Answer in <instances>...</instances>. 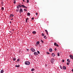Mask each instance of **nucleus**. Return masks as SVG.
<instances>
[{"label": "nucleus", "instance_id": "1", "mask_svg": "<svg viewBox=\"0 0 73 73\" xmlns=\"http://www.w3.org/2000/svg\"><path fill=\"white\" fill-rule=\"evenodd\" d=\"M25 65H30V62L29 61H25Z\"/></svg>", "mask_w": 73, "mask_h": 73}, {"label": "nucleus", "instance_id": "2", "mask_svg": "<svg viewBox=\"0 0 73 73\" xmlns=\"http://www.w3.org/2000/svg\"><path fill=\"white\" fill-rule=\"evenodd\" d=\"M54 59L53 58H52L51 59V62L53 64V62H54Z\"/></svg>", "mask_w": 73, "mask_h": 73}, {"label": "nucleus", "instance_id": "3", "mask_svg": "<svg viewBox=\"0 0 73 73\" xmlns=\"http://www.w3.org/2000/svg\"><path fill=\"white\" fill-rule=\"evenodd\" d=\"M22 12H23V9H22L21 8L19 10V13L20 14H21V13Z\"/></svg>", "mask_w": 73, "mask_h": 73}, {"label": "nucleus", "instance_id": "4", "mask_svg": "<svg viewBox=\"0 0 73 73\" xmlns=\"http://www.w3.org/2000/svg\"><path fill=\"white\" fill-rule=\"evenodd\" d=\"M31 50L32 52H34L35 51V49L34 48H31Z\"/></svg>", "mask_w": 73, "mask_h": 73}, {"label": "nucleus", "instance_id": "5", "mask_svg": "<svg viewBox=\"0 0 73 73\" xmlns=\"http://www.w3.org/2000/svg\"><path fill=\"white\" fill-rule=\"evenodd\" d=\"M54 45L55 46H56L58 47V44H57V43H56V42L54 43Z\"/></svg>", "mask_w": 73, "mask_h": 73}, {"label": "nucleus", "instance_id": "6", "mask_svg": "<svg viewBox=\"0 0 73 73\" xmlns=\"http://www.w3.org/2000/svg\"><path fill=\"white\" fill-rule=\"evenodd\" d=\"M18 6H19L20 8H21V7H23V6H24V5H19Z\"/></svg>", "mask_w": 73, "mask_h": 73}, {"label": "nucleus", "instance_id": "7", "mask_svg": "<svg viewBox=\"0 0 73 73\" xmlns=\"http://www.w3.org/2000/svg\"><path fill=\"white\" fill-rule=\"evenodd\" d=\"M70 57L71 59H72L73 60V56H72V55H70Z\"/></svg>", "mask_w": 73, "mask_h": 73}, {"label": "nucleus", "instance_id": "8", "mask_svg": "<svg viewBox=\"0 0 73 73\" xmlns=\"http://www.w3.org/2000/svg\"><path fill=\"white\" fill-rule=\"evenodd\" d=\"M14 16V15H12V14H11L9 15V17H13V16Z\"/></svg>", "mask_w": 73, "mask_h": 73}, {"label": "nucleus", "instance_id": "9", "mask_svg": "<svg viewBox=\"0 0 73 73\" xmlns=\"http://www.w3.org/2000/svg\"><path fill=\"white\" fill-rule=\"evenodd\" d=\"M34 54H35V55H36V56H37V55L38 54H37V52H34Z\"/></svg>", "mask_w": 73, "mask_h": 73}, {"label": "nucleus", "instance_id": "10", "mask_svg": "<svg viewBox=\"0 0 73 73\" xmlns=\"http://www.w3.org/2000/svg\"><path fill=\"white\" fill-rule=\"evenodd\" d=\"M28 19H29L28 18H27L26 19V23H27V22H28Z\"/></svg>", "mask_w": 73, "mask_h": 73}, {"label": "nucleus", "instance_id": "11", "mask_svg": "<svg viewBox=\"0 0 73 73\" xmlns=\"http://www.w3.org/2000/svg\"><path fill=\"white\" fill-rule=\"evenodd\" d=\"M49 51L50 52H52V49L51 48H50L49 49Z\"/></svg>", "mask_w": 73, "mask_h": 73}, {"label": "nucleus", "instance_id": "12", "mask_svg": "<svg viewBox=\"0 0 73 73\" xmlns=\"http://www.w3.org/2000/svg\"><path fill=\"white\" fill-rule=\"evenodd\" d=\"M63 69H64V70H65V69H66V67H65V66H64L63 67Z\"/></svg>", "mask_w": 73, "mask_h": 73}, {"label": "nucleus", "instance_id": "13", "mask_svg": "<svg viewBox=\"0 0 73 73\" xmlns=\"http://www.w3.org/2000/svg\"><path fill=\"white\" fill-rule=\"evenodd\" d=\"M52 55L53 57H54V56H55V54H54V53H52Z\"/></svg>", "mask_w": 73, "mask_h": 73}, {"label": "nucleus", "instance_id": "14", "mask_svg": "<svg viewBox=\"0 0 73 73\" xmlns=\"http://www.w3.org/2000/svg\"><path fill=\"white\" fill-rule=\"evenodd\" d=\"M23 8H26V9H27V8H27V7L25 6H24V5H23Z\"/></svg>", "mask_w": 73, "mask_h": 73}, {"label": "nucleus", "instance_id": "15", "mask_svg": "<svg viewBox=\"0 0 73 73\" xmlns=\"http://www.w3.org/2000/svg\"><path fill=\"white\" fill-rule=\"evenodd\" d=\"M39 43H40V42L38 41L37 42H36V44H37V45H38L39 44Z\"/></svg>", "mask_w": 73, "mask_h": 73}, {"label": "nucleus", "instance_id": "16", "mask_svg": "<svg viewBox=\"0 0 73 73\" xmlns=\"http://www.w3.org/2000/svg\"><path fill=\"white\" fill-rule=\"evenodd\" d=\"M45 32H46L47 35H48V31H47V30H45Z\"/></svg>", "mask_w": 73, "mask_h": 73}, {"label": "nucleus", "instance_id": "17", "mask_svg": "<svg viewBox=\"0 0 73 73\" xmlns=\"http://www.w3.org/2000/svg\"><path fill=\"white\" fill-rule=\"evenodd\" d=\"M15 67H17V68H19L20 67V65H15Z\"/></svg>", "mask_w": 73, "mask_h": 73}, {"label": "nucleus", "instance_id": "18", "mask_svg": "<svg viewBox=\"0 0 73 73\" xmlns=\"http://www.w3.org/2000/svg\"><path fill=\"white\" fill-rule=\"evenodd\" d=\"M67 61H68V62H70V60H69V59H67Z\"/></svg>", "mask_w": 73, "mask_h": 73}, {"label": "nucleus", "instance_id": "19", "mask_svg": "<svg viewBox=\"0 0 73 73\" xmlns=\"http://www.w3.org/2000/svg\"><path fill=\"white\" fill-rule=\"evenodd\" d=\"M27 15H28V16H30V15H31L30 14V13H27Z\"/></svg>", "mask_w": 73, "mask_h": 73}, {"label": "nucleus", "instance_id": "20", "mask_svg": "<svg viewBox=\"0 0 73 73\" xmlns=\"http://www.w3.org/2000/svg\"><path fill=\"white\" fill-rule=\"evenodd\" d=\"M34 70L35 69L34 68H32L31 70V71H32V72H33V71H34Z\"/></svg>", "mask_w": 73, "mask_h": 73}, {"label": "nucleus", "instance_id": "21", "mask_svg": "<svg viewBox=\"0 0 73 73\" xmlns=\"http://www.w3.org/2000/svg\"><path fill=\"white\" fill-rule=\"evenodd\" d=\"M36 31H34L33 32V34H36Z\"/></svg>", "mask_w": 73, "mask_h": 73}, {"label": "nucleus", "instance_id": "22", "mask_svg": "<svg viewBox=\"0 0 73 73\" xmlns=\"http://www.w3.org/2000/svg\"><path fill=\"white\" fill-rule=\"evenodd\" d=\"M16 58H13V61H16Z\"/></svg>", "mask_w": 73, "mask_h": 73}, {"label": "nucleus", "instance_id": "23", "mask_svg": "<svg viewBox=\"0 0 73 73\" xmlns=\"http://www.w3.org/2000/svg\"><path fill=\"white\" fill-rule=\"evenodd\" d=\"M42 36H44V35H45V34H44V33H42Z\"/></svg>", "mask_w": 73, "mask_h": 73}, {"label": "nucleus", "instance_id": "24", "mask_svg": "<svg viewBox=\"0 0 73 73\" xmlns=\"http://www.w3.org/2000/svg\"><path fill=\"white\" fill-rule=\"evenodd\" d=\"M60 68L61 69H62V66H61L60 65Z\"/></svg>", "mask_w": 73, "mask_h": 73}, {"label": "nucleus", "instance_id": "25", "mask_svg": "<svg viewBox=\"0 0 73 73\" xmlns=\"http://www.w3.org/2000/svg\"><path fill=\"white\" fill-rule=\"evenodd\" d=\"M4 72V71L3 70H1V73H3Z\"/></svg>", "mask_w": 73, "mask_h": 73}, {"label": "nucleus", "instance_id": "26", "mask_svg": "<svg viewBox=\"0 0 73 73\" xmlns=\"http://www.w3.org/2000/svg\"><path fill=\"white\" fill-rule=\"evenodd\" d=\"M1 9H2V11H3V10H4V7H2L1 8Z\"/></svg>", "mask_w": 73, "mask_h": 73}, {"label": "nucleus", "instance_id": "27", "mask_svg": "<svg viewBox=\"0 0 73 73\" xmlns=\"http://www.w3.org/2000/svg\"><path fill=\"white\" fill-rule=\"evenodd\" d=\"M27 3H28L29 1V0H27Z\"/></svg>", "mask_w": 73, "mask_h": 73}, {"label": "nucleus", "instance_id": "28", "mask_svg": "<svg viewBox=\"0 0 73 73\" xmlns=\"http://www.w3.org/2000/svg\"><path fill=\"white\" fill-rule=\"evenodd\" d=\"M44 38L45 39L46 38V36H44Z\"/></svg>", "mask_w": 73, "mask_h": 73}, {"label": "nucleus", "instance_id": "29", "mask_svg": "<svg viewBox=\"0 0 73 73\" xmlns=\"http://www.w3.org/2000/svg\"><path fill=\"white\" fill-rule=\"evenodd\" d=\"M58 56H60V53L59 52L58 53Z\"/></svg>", "mask_w": 73, "mask_h": 73}, {"label": "nucleus", "instance_id": "30", "mask_svg": "<svg viewBox=\"0 0 73 73\" xmlns=\"http://www.w3.org/2000/svg\"><path fill=\"white\" fill-rule=\"evenodd\" d=\"M13 3H14V4H16V1H15V0H14Z\"/></svg>", "mask_w": 73, "mask_h": 73}, {"label": "nucleus", "instance_id": "31", "mask_svg": "<svg viewBox=\"0 0 73 73\" xmlns=\"http://www.w3.org/2000/svg\"><path fill=\"white\" fill-rule=\"evenodd\" d=\"M40 42H42L43 43V42H44L42 40H40Z\"/></svg>", "mask_w": 73, "mask_h": 73}, {"label": "nucleus", "instance_id": "32", "mask_svg": "<svg viewBox=\"0 0 73 73\" xmlns=\"http://www.w3.org/2000/svg\"><path fill=\"white\" fill-rule=\"evenodd\" d=\"M24 10L26 12H27V9H24Z\"/></svg>", "mask_w": 73, "mask_h": 73}, {"label": "nucleus", "instance_id": "33", "mask_svg": "<svg viewBox=\"0 0 73 73\" xmlns=\"http://www.w3.org/2000/svg\"><path fill=\"white\" fill-rule=\"evenodd\" d=\"M38 53V54H39L40 53V52H39V51H38L37 52Z\"/></svg>", "mask_w": 73, "mask_h": 73}, {"label": "nucleus", "instance_id": "34", "mask_svg": "<svg viewBox=\"0 0 73 73\" xmlns=\"http://www.w3.org/2000/svg\"><path fill=\"white\" fill-rule=\"evenodd\" d=\"M69 63H68V62H67V64L68 65H69Z\"/></svg>", "mask_w": 73, "mask_h": 73}, {"label": "nucleus", "instance_id": "35", "mask_svg": "<svg viewBox=\"0 0 73 73\" xmlns=\"http://www.w3.org/2000/svg\"><path fill=\"white\" fill-rule=\"evenodd\" d=\"M20 61V59H19L17 60V61L19 62Z\"/></svg>", "mask_w": 73, "mask_h": 73}, {"label": "nucleus", "instance_id": "36", "mask_svg": "<svg viewBox=\"0 0 73 73\" xmlns=\"http://www.w3.org/2000/svg\"><path fill=\"white\" fill-rule=\"evenodd\" d=\"M17 8H18V9L19 8V6H17Z\"/></svg>", "mask_w": 73, "mask_h": 73}, {"label": "nucleus", "instance_id": "37", "mask_svg": "<svg viewBox=\"0 0 73 73\" xmlns=\"http://www.w3.org/2000/svg\"><path fill=\"white\" fill-rule=\"evenodd\" d=\"M31 19L32 20H34V17H33L31 18Z\"/></svg>", "mask_w": 73, "mask_h": 73}, {"label": "nucleus", "instance_id": "38", "mask_svg": "<svg viewBox=\"0 0 73 73\" xmlns=\"http://www.w3.org/2000/svg\"><path fill=\"white\" fill-rule=\"evenodd\" d=\"M47 53L48 54H50V53L48 52H47Z\"/></svg>", "mask_w": 73, "mask_h": 73}, {"label": "nucleus", "instance_id": "39", "mask_svg": "<svg viewBox=\"0 0 73 73\" xmlns=\"http://www.w3.org/2000/svg\"><path fill=\"white\" fill-rule=\"evenodd\" d=\"M36 15H38V13H36Z\"/></svg>", "mask_w": 73, "mask_h": 73}, {"label": "nucleus", "instance_id": "40", "mask_svg": "<svg viewBox=\"0 0 73 73\" xmlns=\"http://www.w3.org/2000/svg\"><path fill=\"white\" fill-rule=\"evenodd\" d=\"M54 50H55V51H56L57 50V49L55 48Z\"/></svg>", "mask_w": 73, "mask_h": 73}, {"label": "nucleus", "instance_id": "41", "mask_svg": "<svg viewBox=\"0 0 73 73\" xmlns=\"http://www.w3.org/2000/svg\"><path fill=\"white\" fill-rule=\"evenodd\" d=\"M62 62H64V60H62Z\"/></svg>", "mask_w": 73, "mask_h": 73}, {"label": "nucleus", "instance_id": "42", "mask_svg": "<svg viewBox=\"0 0 73 73\" xmlns=\"http://www.w3.org/2000/svg\"><path fill=\"white\" fill-rule=\"evenodd\" d=\"M19 11V9H17V11Z\"/></svg>", "mask_w": 73, "mask_h": 73}, {"label": "nucleus", "instance_id": "43", "mask_svg": "<svg viewBox=\"0 0 73 73\" xmlns=\"http://www.w3.org/2000/svg\"><path fill=\"white\" fill-rule=\"evenodd\" d=\"M10 24H12V22H11V21H10Z\"/></svg>", "mask_w": 73, "mask_h": 73}, {"label": "nucleus", "instance_id": "44", "mask_svg": "<svg viewBox=\"0 0 73 73\" xmlns=\"http://www.w3.org/2000/svg\"><path fill=\"white\" fill-rule=\"evenodd\" d=\"M45 66L46 67V66H47V65L45 64Z\"/></svg>", "mask_w": 73, "mask_h": 73}, {"label": "nucleus", "instance_id": "45", "mask_svg": "<svg viewBox=\"0 0 73 73\" xmlns=\"http://www.w3.org/2000/svg\"><path fill=\"white\" fill-rule=\"evenodd\" d=\"M72 71L73 72V69H72Z\"/></svg>", "mask_w": 73, "mask_h": 73}, {"label": "nucleus", "instance_id": "46", "mask_svg": "<svg viewBox=\"0 0 73 73\" xmlns=\"http://www.w3.org/2000/svg\"><path fill=\"white\" fill-rule=\"evenodd\" d=\"M23 2H24V1H25V0H23Z\"/></svg>", "mask_w": 73, "mask_h": 73}, {"label": "nucleus", "instance_id": "47", "mask_svg": "<svg viewBox=\"0 0 73 73\" xmlns=\"http://www.w3.org/2000/svg\"><path fill=\"white\" fill-rule=\"evenodd\" d=\"M13 18H12V19H11V20H13Z\"/></svg>", "mask_w": 73, "mask_h": 73}, {"label": "nucleus", "instance_id": "48", "mask_svg": "<svg viewBox=\"0 0 73 73\" xmlns=\"http://www.w3.org/2000/svg\"><path fill=\"white\" fill-rule=\"evenodd\" d=\"M29 50L28 49H27V50L28 51Z\"/></svg>", "mask_w": 73, "mask_h": 73}, {"label": "nucleus", "instance_id": "49", "mask_svg": "<svg viewBox=\"0 0 73 73\" xmlns=\"http://www.w3.org/2000/svg\"><path fill=\"white\" fill-rule=\"evenodd\" d=\"M26 2V1H25V2Z\"/></svg>", "mask_w": 73, "mask_h": 73}, {"label": "nucleus", "instance_id": "50", "mask_svg": "<svg viewBox=\"0 0 73 73\" xmlns=\"http://www.w3.org/2000/svg\"><path fill=\"white\" fill-rule=\"evenodd\" d=\"M33 73H34V72H33Z\"/></svg>", "mask_w": 73, "mask_h": 73}]
</instances>
